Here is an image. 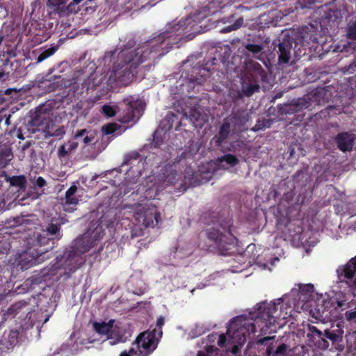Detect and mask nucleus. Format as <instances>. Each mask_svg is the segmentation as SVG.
I'll list each match as a JSON object with an SVG mask.
<instances>
[{
	"label": "nucleus",
	"mask_w": 356,
	"mask_h": 356,
	"mask_svg": "<svg viewBox=\"0 0 356 356\" xmlns=\"http://www.w3.org/2000/svg\"><path fill=\"white\" fill-rule=\"evenodd\" d=\"M5 117H6L5 124L9 125L10 123V119L11 118V115H10V114H9L8 116L5 115Z\"/></svg>",
	"instance_id": "nucleus-63"
},
{
	"label": "nucleus",
	"mask_w": 356,
	"mask_h": 356,
	"mask_svg": "<svg viewBox=\"0 0 356 356\" xmlns=\"http://www.w3.org/2000/svg\"><path fill=\"white\" fill-rule=\"evenodd\" d=\"M356 71V60L351 63L349 65L342 68L344 74H353Z\"/></svg>",
	"instance_id": "nucleus-47"
},
{
	"label": "nucleus",
	"mask_w": 356,
	"mask_h": 356,
	"mask_svg": "<svg viewBox=\"0 0 356 356\" xmlns=\"http://www.w3.org/2000/svg\"><path fill=\"white\" fill-rule=\"evenodd\" d=\"M273 124L272 119H258L256 124L252 128V131L257 132L261 130H265L266 128L270 127Z\"/></svg>",
	"instance_id": "nucleus-34"
},
{
	"label": "nucleus",
	"mask_w": 356,
	"mask_h": 356,
	"mask_svg": "<svg viewBox=\"0 0 356 356\" xmlns=\"http://www.w3.org/2000/svg\"><path fill=\"white\" fill-rule=\"evenodd\" d=\"M6 101V98L5 96V93H2V90H0V104L5 102Z\"/></svg>",
	"instance_id": "nucleus-59"
},
{
	"label": "nucleus",
	"mask_w": 356,
	"mask_h": 356,
	"mask_svg": "<svg viewBox=\"0 0 356 356\" xmlns=\"http://www.w3.org/2000/svg\"><path fill=\"white\" fill-rule=\"evenodd\" d=\"M13 157V154L10 148L7 147H0V169L6 167Z\"/></svg>",
	"instance_id": "nucleus-30"
},
{
	"label": "nucleus",
	"mask_w": 356,
	"mask_h": 356,
	"mask_svg": "<svg viewBox=\"0 0 356 356\" xmlns=\"http://www.w3.org/2000/svg\"><path fill=\"white\" fill-rule=\"evenodd\" d=\"M63 236L61 231V223L54 222L52 220L45 229H43L42 233L34 235L31 238L33 241V246H39L40 252H48L51 250Z\"/></svg>",
	"instance_id": "nucleus-5"
},
{
	"label": "nucleus",
	"mask_w": 356,
	"mask_h": 356,
	"mask_svg": "<svg viewBox=\"0 0 356 356\" xmlns=\"http://www.w3.org/2000/svg\"><path fill=\"white\" fill-rule=\"evenodd\" d=\"M214 347L213 346H207L206 347V351L208 353H212L214 350Z\"/></svg>",
	"instance_id": "nucleus-61"
},
{
	"label": "nucleus",
	"mask_w": 356,
	"mask_h": 356,
	"mask_svg": "<svg viewBox=\"0 0 356 356\" xmlns=\"http://www.w3.org/2000/svg\"><path fill=\"white\" fill-rule=\"evenodd\" d=\"M78 142L70 140L67 143L60 145L58 149V156L60 159L65 158L69 153L75 150L78 147Z\"/></svg>",
	"instance_id": "nucleus-29"
},
{
	"label": "nucleus",
	"mask_w": 356,
	"mask_h": 356,
	"mask_svg": "<svg viewBox=\"0 0 356 356\" xmlns=\"http://www.w3.org/2000/svg\"><path fill=\"white\" fill-rule=\"evenodd\" d=\"M42 117L40 115L36 114L35 116L29 122L31 127V131H29V129L27 128L26 125L20 127L18 129L17 137L21 140H24L26 137H29L31 134H33L37 130H39L38 127L42 124Z\"/></svg>",
	"instance_id": "nucleus-25"
},
{
	"label": "nucleus",
	"mask_w": 356,
	"mask_h": 356,
	"mask_svg": "<svg viewBox=\"0 0 356 356\" xmlns=\"http://www.w3.org/2000/svg\"><path fill=\"white\" fill-rule=\"evenodd\" d=\"M83 137V142L86 144L92 143L95 140L94 134L86 129L78 130L75 134V138L79 139Z\"/></svg>",
	"instance_id": "nucleus-32"
},
{
	"label": "nucleus",
	"mask_w": 356,
	"mask_h": 356,
	"mask_svg": "<svg viewBox=\"0 0 356 356\" xmlns=\"http://www.w3.org/2000/svg\"><path fill=\"white\" fill-rule=\"evenodd\" d=\"M230 132V122L225 120L220 126L218 132L211 138V143L213 144L214 147L220 148L223 152L234 151V146L232 144L227 147L225 146Z\"/></svg>",
	"instance_id": "nucleus-10"
},
{
	"label": "nucleus",
	"mask_w": 356,
	"mask_h": 356,
	"mask_svg": "<svg viewBox=\"0 0 356 356\" xmlns=\"http://www.w3.org/2000/svg\"><path fill=\"white\" fill-rule=\"evenodd\" d=\"M293 39L289 35L283 36L278 44L279 62L280 63H288L291 58V51L293 47Z\"/></svg>",
	"instance_id": "nucleus-20"
},
{
	"label": "nucleus",
	"mask_w": 356,
	"mask_h": 356,
	"mask_svg": "<svg viewBox=\"0 0 356 356\" xmlns=\"http://www.w3.org/2000/svg\"><path fill=\"white\" fill-rule=\"evenodd\" d=\"M227 341V338L225 334H222L219 336L218 340V345L222 348L225 346V343Z\"/></svg>",
	"instance_id": "nucleus-52"
},
{
	"label": "nucleus",
	"mask_w": 356,
	"mask_h": 356,
	"mask_svg": "<svg viewBox=\"0 0 356 356\" xmlns=\"http://www.w3.org/2000/svg\"><path fill=\"white\" fill-rule=\"evenodd\" d=\"M13 92V89H12V88H8L6 90H2V93H5V96L10 95Z\"/></svg>",
	"instance_id": "nucleus-60"
},
{
	"label": "nucleus",
	"mask_w": 356,
	"mask_h": 356,
	"mask_svg": "<svg viewBox=\"0 0 356 356\" xmlns=\"http://www.w3.org/2000/svg\"><path fill=\"white\" fill-rule=\"evenodd\" d=\"M348 38L356 40V20L350 21L347 25Z\"/></svg>",
	"instance_id": "nucleus-38"
},
{
	"label": "nucleus",
	"mask_w": 356,
	"mask_h": 356,
	"mask_svg": "<svg viewBox=\"0 0 356 356\" xmlns=\"http://www.w3.org/2000/svg\"><path fill=\"white\" fill-rule=\"evenodd\" d=\"M102 113L107 118H112L116 115V111L115 108L111 105L105 104L102 108Z\"/></svg>",
	"instance_id": "nucleus-41"
},
{
	"label": "nucleus",
	"mask_w": 356,
	"mask_h": 356,
	"mask_svg": "<svg viewBox=\"0 0 356 356\" xmlns=\"http://www.w3.org/2000/svg\"><path fill=\"white\" fill-rule=\"evenodd\" d=\"M189 18L166 25L163 31L152 37L139 47L132 49L136 42L129 40L117 54L112 69L108 72V81L121 85L130 83L137 74L138 66L149 58L151 54L161 56L177 44L186 33Z\"/></svg>",
	"instance_id": "nucleus-1"
},
{
	"label": "nucleus",
	"mask_w": 356,
	"mask_h": 356,
	"mask_svg": "<svg viewBox=\"0 0 356 356\" xmlns=\"http://www.w3.org/2000/svg\"><path fill=\"white\" fill-rule=\"evenodd\" d=\"M154 143H155V146H159L162 143V140H159L156 136V133L154 134Z\"/></svg>",
	"instance_id": "nucleus-58"
},
{
	"label": "nucleus",
	"mask_w": 356,
	"mask_h": 356,
	"mask_svg": "<svg viewBox=\"0 0 356 356\" xmlns=\"http://www.w3.org/2000/svg\"><path fill=\"white\" fill-rule=\"evenodd\" d=\"M78 202H79L78 199L76 198L74 196L69 197V198L65 197V204L76 206Z\"/></svg>",
	"instance_id": "nucleus-51"
},
{
	"label": "nucleus",
	"mask_w": 356,
	"mask_h": 356,
	"mask_svg": "<svg viewBox=\"0 0 356 356\" xmlns=\"http://www.w3.org/2000/svg\"><path fill=\"white\" fill-rule=\"evenodd\" d=\"M335 107L334 106H329L326 108L325 111H321L318 115L321 118L322 116L323 117H326L327 115H330V113L328 111L330 110H332V109H334Z\"/></svg>",
	"instance_id": "nucleus-54"
},
{
	"label": "nucleus",
	"mask_w": 356,
	"mask_h": 356,
	"mask_svg": "<svg viewBox=\"0 0 356 356\" xmlns=\"http://www.w3.org/2000/svg\"><path fill=\"white\" fill-rule=\"evenodd\" d=\"M114 320L111 319L108 322H94L92 324L94 330L101 335H106L110 338L113 334L112 328L113 327Z\"/></svg>",
	"instance_id": "nucleus-28"
},
{
	"label": "nucleus",
	"mask_w": 356,
	"mask_h": 356,
	"mask_svg": "<svg viewBox=\"0 0 356 356\" xmlns=\"http://www.w3.org/2000/svg\"><path fill=\"white\" fill-rule=\"evenodd\" d=\"M307 337L312 340L318 348L327 349L330 347L329 341L323 337V333L314 325H309Z\"/></svg>",
	"instance_id": "nucleus-24"
},
{
	"label": "nucleus",
	"mask_w": 356,
	"mask_h": 356,
	"mask_svg": "<svg viewBox=\"0 0 356 356\" xmlns=\"http://www.w3.org/2000/svg\"><path fill=\"white\" fill-rule=\"evenodd\" d=\"M136 219L146 227H154L160 220V213L154 205L144 207L136 212Z\"/></svg>",
	"instance_id": "nucleus-11"
},
{
	"label": "nucleus",
	"mask_w": 356,
	"mask_h": 356,
	"mask_svg": "<svg viewBox=\"0 0 356 356\" xmlns=\"http://www.w3.org/2000/svg\"><path fill=\"white\" fill-rule=\"evenodd\" d=\"M275 336L272 337H264L263 338H259V336L256 339V342L259 345H267L266 355V356H286L288 346L285 343H282L277 347L274 350V346L272 343H268L270 341H273Z\"/></svg>",
	"instance_id": "nucleus-17"
},
{
	"label": "nucleus",
	"mask_w": 356,
	"mask_h": 356,
	"mask_svg": "<svg viewBox=\"0 0 356 356\" xmlns=\"http://www.w3.org/2000/svg\"><path fill=\"white\" fill-rule=\"evenodd\" d=\"M33 310L30 307L29 302L20 300L13 304L5 313L3 314V318L5 320L13 318L17 314L22 319L31 318V314Z\"/></svg>",
	"instance_id": "nucleus-12"
},
{
	"label": "nucleus",
	"mask_w": 356,
	"mask_h": 356,
	"mask_svg": "<svg viewBox=\"0 0 356 356\" xmlns=\"http://www.w3.org/2000/svg\"><path fill=\"white\" fill-rule=\"evenodd\" d=\"M117 129H118L117 124H113V123L108 124L103 127V128H102L103 132L106 135H109V134H112L115 133L117 131Z\"/></svg>",
	"instance_id": "nucleus-44"
},
{
	"label": "nucleus",
	"mask_w": 356,
	"mask_h": 356,
	"mask_svg": "<svg viewBox=\"0 0 356 356\" xmlns=\"http://www.w3.org/2000/svg\"><path fill=\"white\" fill-rule=\"evenodd\" d=\"M64 211L66 212H73L74 210H76V206L74 205H70V204H63Z\"/></svg>",
	"instance_id": "nucleus-55"
},
{
	"label": "nucleus",
	"mask_w": 356,
	"mask_h": 356,
	"mask_svg": "<svg viewBox=\"0 0 356 356\" xmlns=\"http://www.w3.org/2000/svg\"><path fill=\"white\" fill-rule=\"evenodd\" d=\"M69 0H49V3L53 7L58 9L60 6H65Z\"/></svg>",
	"instance_id": "nucleus-48"
},
{
	"label": "nucleus",
	"mask_w": 356,
	"mask_h": 356,
	"mask_svg": "<svg viewBox=\"0 0 356 356\" xmlns=\"http://www.w3.org/2000/svg\"><path fill=\"white\" fill-rule=\"evenodd\" d=\"M10 184L13 186H17L22 188L26 184V177L24 175L13 176L10 177Z\"/></svg>",
	"instance_id": "nucleus-36"
},
{
	"label": "nucleus",
	"mask_w": 356,
	"mask_h": 356,
	"mask_svg": "<svg viewBox=\"0 0 356 356\" xmlns=\"http://www.w3.org/2000/svg\"><path fill=\"white\" fill-rule=\"evenodd\" d=\"M346 317L348 320H355L356 321V311L346 313Z\"/></svg>",
	"instance_id": "nucleus-56"
},
{
	"label": "nucleus",
	"mask_w": 356,
	"mask_h": 356,
	"mask_svg": "<svg viewBox=\"0 0 356 356\" xmlns=\"http://www.w3.org/2000/svg\"><path fill=\"white\" fill-rule=\"evenodd\" d=\"M298 289H292L291 296H297V300L303 303H308L313 300L314 296V286L312 284H298ZM296 300V298H295Z\"/></svg>",
	"instance_id": "nucleus-21"
},
{
	"label": "nucleus",
	"mask_w": 356,
	"mask_h": 356,
	"mask_svg": "<svg viewBox=\"0 0 356 356\" xmlns=\"http://www.w3.org/2000/svg\"><path fill=\"white\" fill-rule=\"evenodd\" d=\"M254 69H255V70H257L258 72V74L259 75H261V73H264V70L262 69V67L261 66V65L259 63H256V65L254 66Z\"/></svg>",
	"instance_id": "nucleus-57"
},
{
	"label": "nucleus",
	"mask_w": 356,
	"mask_h": 356,
	"mask_svg": "<svg viewBox=\"0 0 356 356\" xmlns=\"http://www.w3.org/2000/svg\"><path fill=\"white\" fill-rule=\"evenodd\" d=\"M260 86L257 76L254 73H248L241 82V90H237L234 94L235 99H242L243 97H251L254 92L259 90Z\"/></svg>",
	"instance_id": "nucleus-9"
},
{
	"label": "nucleus",
	"mask_w": 356,
	"mask_h": 356,
	"mask_svg": "<svg viewBox=\"0 0 356 356\" xmlns=\"http://www.w3.org/2000/svg\"><path fill=\"white\" fill-rule=\"evenodd\" d=\"M161 338L156 336V329L147 330L138 334L135 340L138 356H149L157 348Z\"/></svg>",
	"instance_id": "nucleus-6"
},
{
	"label": "nucleus",
	"mask_w": 356,
	"mask_h": 356,
	"mask_svg": "<svg viewBox=\"0 0 356 356\" xmlns=\"http://www.w3.org/2000/svg\"><path fill=\"white\" fill-rule=\"evenodd\" d=\"M116 52H117V51L114 50V51H111L110 52L106 53L105 56H104L105 61H106L108 60L111 61V59L115 57Z\"/></svg>",
	"instance_id": "nucleus-53"
},
{
	"label": "nucleus",
	"mask_w": 356,
	"mask_h": 356,
	"mask_svg": "<svg viewBox=\"0 0 356 356\" xmlns=\"http://www.w3.org/2000/svg\"><path fill=\"white\" fill-rule=\"evenodd\" d=\"M143 110V104L138 101H129L123 110L121 122L129 123L139 119Z\"/></svg>",
	"instance_id": "nucleus-15"
},
{
	"label": "nucleus",
	"mask_w": 356,
	"mask_h": 356,
	"mask_svg": "<svg viewBox=\"0 0 356 356\" xmlns=\"http://www.w3.org/2000/svg\"><path fill=\"white\" fill-rule=\"evenodd\" d=\"M337 272L340 282L346 283L352 289H356V256L350 259L346 265L340 266Z\"/></svg>",
	"instance_id": "nucleus-8"
},
{
	"label": "nucleus",
	"mask_w": 356,
	"mask_h": 356,
	"mask_svg": "<svg viewBox=\"0 0 356 356\" xmlns=\"http://www.w3.org/2000/svg\"><path fill=\"white\" fill-rule=\"evenodd\" d=\"M355 136L353 133L341 132L335 137V143L338 148L343 152H350L353 149Z\"/></svg>",
	"instance_id": "nucleus-22"
},
{
	"label": "nucleus",
	"mask_w": 356,
	"mask_h": 356,
	"mask_svg": "<svg viewBox=\"0 0 356 356\" xmlns=\"http://www.w3.org/2000/svg\"><path fill=\"white\" fill-rule=\"evenodd\" d=\"M284 298H280L275 302H263L259 305L255 314L250 313V319L243 316H236L232 319L227 330V334L233 342L243 345L248 338L254 335L259 328L260 335L263 336L267 332H275L281 326L277 323L279 318L284 319L282 316V307Z\"/></svg>",
	"instance_id": "nucleus-2"
},
{
	"label": "nucleus",
	"mask_w": 356,
	"mask_h": 356,
	"mask_svg": "<svg viewBox=\"0 0 356 356\" xmlns=\"http://www.w3.org/2000/svg\"><path fill=\"white\" fill-rule=\"evenodd\" d=\"M129 354H130L131 355H132L133 354H136V355H138V350H136L134 348H131L129 352L127 353Z\"/></svg>",
	"instance_id": "nucleus-62"
},
{
	"label": "nucleus",
	"mask_w": 356,
	"mask_h": 356,
	"mask_svg": "<svg viewBox=\"0 0 356 356\" xmlns=\"http://www.w3.org/2000/svg\"><path fill=\"white\" fill-rule=\"evenodd\" d=\"M102 82V78L97 76L95 74H90L86 79H84L81 83V87L78 86L74 92L76 93L78 98L80 97H86V95L96 90Z\"/></svg>",
	"instance_id": "nucleus-16"
},
{
	"label": "nucleus",
	"mask_w": 356,
	"mask_h": 356,
	"mask_svg": "<svg viewBox=\"0 0 356 356\" xmlns=\"http://www.w3.org/2000/svg\"><path fill=\"white\" fill-rule=\"evenodd\" d=\"M119 356H132L130 354L127 353V351L122 352Z\"/></svg>",
	"instance_id": "nucleus-64"
},
{
	"label": "nucleus",
	"mask_w": 356,
	"mask_h": 356,
	"mask_svg": "<svg viewBox=\"0 0 356 356\" xmlns=\"http://www.w3.org/2000/svg\"><path fill=\"white\" fill-rule=\"evenodd\" d=\"M28 244L29 245V248L19 256L17 264V266L19 267L22 270H26L49 257H45L44 256L47 252H39V246H33V241H31V238L28 241Z\"/></svg>",
	"instance_id": "nucleus-7"
},
{
	"label": "nucleus",
	"mask_w": 356,
	"mask_h": 356,
	"mask_svg": "<svg viewBox=\"0 0 356 356\" xmlns=\"http://www.w3.org/2000/svg\"><path fill=\"white\" fill-rule=\"evenodd\" d=\"M76 191L77 187L75 185L71 186L65 193L66 197L69 198V197L74 196Z\"/></svg>",
	"instance_id": "nucleus-50"
},
{
	"label": "nucleus",
	"mask_w": 356,
	"mask_h": 356,
	"mask_svg": "<svg viewBox=\"0 0 356 356\" xmlns=\"http://www.w3.org/2000/svg\"><path fill=\"white\" fill-rule=\"evenodd\" d=\"M6 343V336L3 335L0 339V355L4 353H7L11 349Z\"/></svg>",
	"instance_id": "nucleus-46"
},
{
	"label": "nucleus",
	"mask_w": 356,
	"mask_h": 356,
	"mask_svg": "<svg viewBox=\"0 0 356 356\" xmlns=\"http://www.w3.org/2000/svg\"><path fill=\"white\" fill-rule=\"evenodd\" d=\"M218 160L219 163L225 162L232 167L236 166L239 163L238 159L236 156L230 154H225L221 157H219Z\"/></svg>",
	"instance_id": "nucleus-35"
},
{
	"label": "nucleus",
	"mask_w": 356,
	"mask_h": 356,
	"mask_svg": "<svg viewBox=\"0 0 356 356\" xmlns=\"http://www.w3.org/2000/svg\"><path fill=\"white\" fill-rule=\"evenodd\" d=\"M34 185L40 188H42L47 185V181H45V179L43 177H38L35 179V181L34 182Z\"/></svg>",
	"instance_id": "nucleus-49"
},
{
	"label": "nucleus",
	"mask_w": 356,
	"mask_h": 356,
	"mask_svg": "<svg viewBox=\"0 0 356 356\" xmlns=\"http://www.w3.org/2000/svg\"><path fill=\"white\" fill-rule=\"evenodd\" d=\"M232 221L227 220L222 223L214 224L205 232L211 245L222 255L231 254L236 248L238 239L232 233Z\"/></svg>",
	"instance_id": "nucleus-4"
},
{
	"label": "nucleus",
	"mask_w": 356,
	"mask_h": 356,
	"mask_svg": "<svg viewBox=\"0 0 356 356\" xmlns=\"http://www.w3.org/2000/svg\"><path fill=\"white\" fill-rule=\"evenodd\" d=\"M245 48L251 52L252 55L255 56L262 51L264 46L262 44L248 43L245 45Z\"/></svg>",
	"instance_id": "nucleus-39"
},
{
	"label": "nucleus",
	"mask_w": 356,
	"mask_h": 356,
	"mask_svg": "<svg viewBox=\"0 0 356 356\" xmlns=\"http://www.w3.org/2000/svg\"><path fill=\"white\" fill-rule=\"evenodd\" d=\"M246 10H248L247 7L239 6L236 8V12L234 13L231 14L228 17H223L221 21L224 24L230 23L231 24L225 26L221 31L222 33H229L232 31H235L240 29L243 26L244 22V17L241 14L243 11Z\"/></svg>",
	"instance_id": "nucleus-14"
},
{
	"label": "nucleus",
	"mask_w": 356,
	"mask_h": 356,
	"mask_svg": "<svg viewBox=\"0 0 356 356\" xmlns=\"http://www.w3.org/2000/svg\"><path fill=\"white\" fill-rule=\"evenodd\" d=\"M10 63V60L8 58H6L3 60V64L2 66H0V80H4L6 78H8V74L5 72V68L7 65H8Z\"/></svg>",
	"instance_id": "nucleus-45"
},
{
	"label": "nucleus",
	"mask_w": 356,
	"mask_h": 356,
	"mask_svg": "<svg viewBox=\"0 0 356 356\" xmlns=\"http://www.w3.org/2000/svg\"><path fill=\"white\" fill-rule=\"evenodd\" d=\"M302 99L304 100L305 108L312 111L316 106L325 103L328 97L324 88H317L305 95Z\"/></svg>",
	"instance_id": "nucleus-13"
},
{
	"label": "nucleus",
	"mask_w": 356,
	"mask_h": 356,
	"mask_svg": "<svg viewBox=\"0 0 356 356\" xmlns=\"http://www.w3.org/2000/svg\"><path fill=\"white\" fill-rule=\"evenodd\" d=\"M178 120V117L177 115L172 113H168L165 118H164V122H167V124H168V129H170L173 127L174 121Z\"/></svg>",
	"instance_id": "nucleus-42"
},
{
	"label": "nucleus",
	"mask_w": 356,
	"mask_h": 356,
	"mask_svg": "<svg viewBox=\"0 0 356 356\" xmlns=\"http://www.w3.org/2000/svg\"><path fill=\"white\" fill-rule=\"evenodd\" d=\"M57 50V47H51L41 52L37 58V63H40L52 56Z\"/></svg>",
	"instance_id": "nucleus-37"
},
{
	"label": "nucleus",
	"mask_w": 356,
	"mask_h": 356,
	"mask_svg": "<svg viewBox=\"0 0 356 356\" xmlns=\"http://www.w3.org/2000/svg\"><path fill=\"white\" fill-rule=\"evenodd\" d=\"M165 323V318L163 316H160L158 318L156 321V327L158 328L156 329V336L159 337V338H161L163 335V331H162V327L163 326Z\"/></svg>",
	"instance_id": "nucleus-43"
},
{
	"label": "nucleus",
	"mask_w": 356,
	"mask_h": 356,
	"mask_svg": "<svg viewBox=\"0 0 356 356\" xmlns=\"http://www.w3.org/2000/svg\"><path fill=\"white\" fill-rule=\"evenodd\" d=\"M343 330L341 328L326 329L323 333V337L331 342V348L342 351L344 348L343 340Z\"/></svg>",
	"instance_id": "nucleus-19"
},
{
	"label": "nucleus",
	"mask_w": 356,
	"mask_h": 356,
	"mask_svg": "<svg viewBox=\"0 0 356 356\" xmlns=\"http://www.w3.org/2000/svg\"><path fill=\"white\" fill-rule=\"evenodd\" d=\"M17 335L18 333L16 331H10L9 334L6 336V343L11 349L18 342Z\"/></svg>",
	"instance_id": "nucleus-40"
},
{
	"label": "nucleus",
	"mask_w": 356,
	"mask_h": 356,
	"mask_svg": "<svg viewBox=\"0 0 356 356\" xmlns=\"http://www.w3.org/2000/svg\"><path fill=\"white\" fill-rule=\"evenodd\" d=\"M303 109H306V108L305 104H304V100H302V97L289 104L278 105V111L281 115L296 114L302 111Z\"/></svg>",
	"instance_id": "nucleus-23"
},
{
	"label": "nucleus",
	"mask_w": 356,
	"mask_h": 356,
	"mask_svg": "<svg viewBox=\"0 0 356 356\" xmlns=\"http://www.w3.org/2000/svg\"><path fill=\"white\" fill-rule=\"evenodd\" d=\"M90 249L88 243H86L83 238H80L76 243V249L65 251L60 257H57L56 261L51 264L48 273L51 276L67 277L83 264L81 254L87 252Z\"/></svg>",
	"instance_id": "nucleus-3"
},
{
	"label": "nucleus",
	"mask_w": 356,
	"mask_h": 356,
	"mask_svg": "<svg viewBox=\"0 0 356 356\" xmlns=\"http://www.w3.org/2000/svg\"><path fill=\"white\" fill-rule=\"evenodd\" d=\"M188 118L196 127L202 126L204 122L202 114L195 108L191 109Z\"/></svg>",
	"instance_id": "nucleus-33"
},
{
	"label": "nucleus",
	"mask_w": 356,
	"mask_h": 356,
	"mask_svg": "<svg viewBox=\"0 0 356 356\" xmlns=\"http://www.w3.org/2000/svg\"><path fill=\"white\" fill-rule=\"evenodd\" d=\"M218 59L216 57L213 58L212 59L207 60L204 63L200 65V67H194V73L200 74V78H194L193 79V81L196 82L197 84H202L205 81L207 77L209 75L211 72L217 70L216 66L217 65V63Z\"/></svg>",
	"instance_id": "nucleus-18"
},
{
	"label": "nucleus",
	"mask_w": 356,
	"mask_h": 356,
	"mask_svg": "<svg viewBox=\"0 0 356 356\" xmlns=\"http://www.w3.org/2000/svg\"><path fill=\"white\" fill-rule=\"evenodd\" d=\"M178 173L171 168H165L164 172L159 175V180L162 182L164 187L175 184L178 180Z\"/></svg>",
	"instance_id": "nucleus-27"
},
{
	"label": "nucleus",
	"mask_w": 356,
	"mask_h": 356,
	"mask_svg": "<svg viewBox=\"0 0 356 356\" xmlns=\"http://www.w3.org/2000/svg\"><path fill=\"white\" fill-rule=\"evenodd\" d=\"M141 160V155L138 152L134 151L124 156L122 165H134L136 163H138Z\"/></svg>",
	"instance_id": "nucleus-31"
},
{
	"label": "nucleus",
	"mask_w": 356,
	"mask_h": 356,
	"mask_svg": "<svg viewBox=\"0 0 356 356\" xmlns=\"http://www.w3.org/2000/svg\"><path fill=\"white\" fill-rule=\"evenodd\" d=\"M249 119L248 114L244 110H238L234 112L227 119V121L232 124L236 129H241L248 122Z\"/></svg>",
	"instance_id": "nucleus-26"
}]
</instances>
